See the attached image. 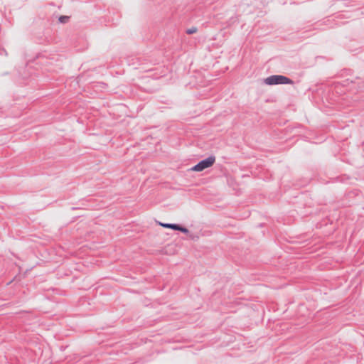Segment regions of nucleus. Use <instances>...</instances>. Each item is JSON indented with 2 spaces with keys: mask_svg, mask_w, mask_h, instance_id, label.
<instances>
[{
  "mask_svg": "<svg viewBox=\"0 0 364 364\" xmlns=\"http://www.w3.org/2000/svg\"><path fill=\"white\" fill-rule=\"evenodd\" d=\"M264 82L269 85L294 84V81L291 79L280 75H271L264 80Z\"/></svg>",
  "mask_w": 364,
  "mask_h": 364,
  "instance_id": "1",
  "label": "nucleus"
},
{
  "mask_svg": "<svg viewBox=\"0 0 364 364\" xmlns=\"http://www.w3.org/2000/svg\"><path fill=\"white\" fill-rule=\"evenodd\" d=\"M215 162V156L210 155L206 159L200 161L196 165L193 166L190 168L192 171L200 172L203 171L205 168L211 167Z\"/></svg>",
  "mask_w": 364,
  "mask_h": 364,
  "instance_id": "2",
  "label": "nucleus"
},
{
  "mask_svg": "<svg viewBox=\"0 0 364 364\" xmlns=\"http://www.w3.org/2000/svg\"><path fill=\"white\" fill-rule=\"evenodd\" d=\"M159 225L164 228H171L173 230H178L183 233L188 234L189 232V230L188 228L176 223H159Z\"/></svg>",
  "mask_w": 364,
  "mask_h": 364,
  "instance_id": "3",
  "label": "nucleus"
},
{
  "mask_svg": "<svg viewBox=\"0 0 364 364\" xmlns=\"http://www.w3.org/2000/svg\"><path fill=\"white\" fill-rule=\"evenodd\" d=\"M70 17L68 16H60L58 18V21L61 23H65L68 21Z\"/></svg>",
  "mask_w": 364,
  "mask_h": 364,
  "instance_id": "4",
  "label": "nucleus"
},
{
  "mask_svg": "<svg viewBox=\"0 0 364 364\" xmlns=\"http://www.w3.org/2000/svg\"><path fill=\"white\" fill-rule=\"evenodd\" d=\"M198 31V28L195 26H193L190 28H188L186 31V33L188 35H191V34H193L195 33H196Z\"/></svg>",
  "mask_w": 364,
  "mask_h": 364,
  "instance_id": "5",
  "label": "nucleus"
}]
</instances>
